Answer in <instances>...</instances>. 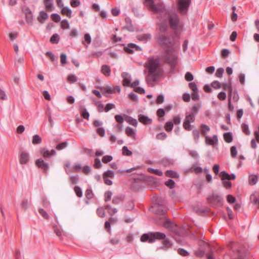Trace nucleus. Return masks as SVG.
<instances>
[{"label": "nucleus", "instance_id": "49", "mask_svg": "<svg viewBox=\"0 0 259 259\" xmlns=\"http://www.w3.org/2000/svg\"><path fill=\"white\" fill-rule=\"evenodd\" d=\"M175 184V181L172 179H169L165 182V185L170 189H172L174 187Z\"/></svg>", "mask_w": 259, "mask_h": 259}, {"label": "nucleus", "instance_id": "53", "mask_svg": "<svg viewBox=\"0 0 259 259\" xmlns=\"http://www.w3.org/2000/svg\"><path fill=\"white\" fill-rule=\"evenodd\" d=\"M151 38V35L149 34H144L139 37V39L141 41H145Z\"/></svg>", "mask_w": 259, "mask_h": 259}, {"label": "nucleus", "instance_id": "54", "mask_svg": "<svg viewBox=\"0 0 259 259\" xmlns=\"http://www.w3.org/2000/svg\"><path fill=\"white\" fill-rule=\"evenodd\" d=\"M178 252L179 254L183 256H186L189 254V252L186 250L181 248L178 249Z\"/></svg>", "mask_w": 259, "mask_h": 259}, {"label": "nucleus", "instance_id": "11", "mask_svg": "<svg viewBox=\"0 0 259 259\" xmlns=\"http://www.w3.org/2000/svg\"><path fill=\"white\" fill-rule=\"evenodd\" d=\"M35 163L37 167L42 169L45 173L47 172L49 168V164L46 162L42 158L36 160Z\"/></svg>", "mask_w": 259, "mask_h": 259}, {"label": "nucleus", "instance_id": "18", "mask_svg": "<svg viewBox=\"0 0 259 259\" xmlns=\"http://www.w3.org/2000/svg\"><path fill=\"white\" fill-rule=\"evenodd\" d=\"M125 133L127 136L131 138L132 139H136V132L135 130L130 126L126 127L125 128Z\"/></svg>", "mask_w": 259, "mask_h": 259}, {"label": "nucleus", "instance_id": "36", "mask_svg": "<svg viewBox=\"0 0 259 259\" xmlns=\"http://www.w3.org/2000/svg\"><path fill=\"white\" fill-rule=\"evenodd\" d=\"M199 105H194L190 109L189 113L193 115L194 117L197 114Z\"/></svg>", "mask_w": 259, "mask_h": 259}, {"label": "nucleus", "instance_id": "46", "mask_svg": "<svg viewBox=\"0 0 259 259\" xmlns=\"http://www.w3.org/2000/svg\"><path fill=\"white\" fill-rule=\"evenodd\" d=\"M192 134L195 141L197 142L200 137L199 131L197 129H195L193 131Z\"/></svg>", "mask_w": 259, "mask_h": 259}, {"label": "nucleus", "instance_id": "24", "mask_svg": "<svg viewBox=\"0 0 259 259\" xmlns=\"http://www.w3.org/2000/svg\"><path fill=\"white\" fill-rule=\"evenodd\" d=\"M200 130L201 134L203 136H205L207 133L210 131V128L206 124H201L200 125Z\"/></svg>", "mask_w": 259, "mask_h": 259}, {"label": "nucleus", "instance_id": "64", "mask_svg": "<svg viewBox=\"0 0 259 259\" xmlns=\"http://www.w3.org/2000/svg\"><path fill=\"white\" fill-rule=\"evenodd\" d=\"M26 22L28 24H31L33 20V15L32 13L25 15Z\"/></svg>", "mask_w": 259, "mask_h": 259}, {"label": "nucleus", "instance_id": "19", "mask_svg": "<svg viewBox=\"0 0 259 259\" xmlns=\"http://www.w3.org/2000/svg\"><path fill=\"white\" fill-rule=\"evenodd\" d=\"M213 139L209 138L208 136H205V142L206 144L214 145L218 143V137L217 136L214 135L212 137Z\"/></svg>", "mask_w": 259, "mask_h": 259}, {"label": "nucleus", "instance_id": "17", "mask_svg": "<svg viewBox=\"0 0 259 259\" xmlns=\"http://www.w3.org/2000/svg\"><path fill=\"white\" fill-rule=\"evenodd\" d=\"M48 19V15L46 12L41 11L39 12V16L37 17L38 21L40 23H44L45 21Z\"/></svg>", "mask_w": 259, "mask_h": 259}, {"label": "nucleus", "instance_id": "59", "mask_svg": "<svg viewBox=\"0 0 259 259\" xmlns=\"http://www.w3.org/2000/svg\"><path fill=\"white\" fill-rule=\"evenodd\" d=\"M192 125L190 124V122H187L185 120L184 121L183 127L186 130L188 131H191L192 130Z\"/></svg>", "mask_w": 259, "mask_h": 259}, {"label": "nucleus", "instance_id": "4", "mask_svg": "<svg viewBox=\"0 0 259 259\" xmlns=\"http://www.w3.org/2000/svg\"><path fill=\"white\" fill-rule=\"evenodd\" d=\"M166 54L163 56L165 62L174 68L177 65L178 61V54L174 52V49H166Z\"/></svg>", "mask_w": 259, "mask_h": 259}, {"label": "nucleus", "instance_id": "7", "mask_svg": "<svg viewBox=\"0 0 259 259\" xmlns=\"http://www.w3.org/2000/svg\"><path fill=\"white\" fill-rule=\"evenodd\" d=\"M146 6L151 10L160 14L161 13H166V10L162 4L155 5L153 0H145Z\"/></svg>", "mask_w": 259, "mask_h": 259}, {"label": "nucleus", "instance_id": "56", "mask_svg": "<svg viewBox=\"0 0 259 259\" xmlns=\"http://www.w3.org/2000/svg\"><path fill=\"white\" fill-rule=\"evenodd\" d=\"M224 72V69L223 68H219L215 72V76L217 77L221 78Z\"/></svg>", "mask_w": 259, "mask_h": 259}, {"label": "nucleus", "instance_id": "61", "mask_svg": "<svg viewBox=\"0 0 259 259\" xmlns=\"http://www.w3.org/2000/svg\"><path fill=\"white\" fill-rule=\"evenodd\" d=\"M46 56L50 58L52 61H55L57 60V58L54 55V54L50 51H48L46 54Z\"/></svg>", "mask_w": 259, "mask_h": 259}, {"label": "nucleus", "instance_id": "38", "mask_svg": "<svg viewBox=\"0 0 259 259\" xmlns=\"http://www.w3.org/2000/svg\"><path fill=\"white\" fill-rule=\"evenodd\" d=\"M250 199L254 204L258 205L259 208V197H256L254 194H252L250 195Z\"/></svg>", "mask_w": 259, "mask_h": 259}, {"label": "nucleus", "instance_id": "23", "mask_svg": "<svg viewBox=\"0 0 259 259\" xmlns=\"http://www.w3.org/2000/svg\"><path fill=\"white\" fill-rule=\"evenodd\" d=\"M61 13L63 15H65L68 18L71 17L72 11L68 7H63L62 8Z\"/></svg>", "mask_w": 259, "mask_h": 259}, {"label": "nucleus", "instance_id": "5", "mask_svg": "<svg viewBox=\"0 0 259 259\" xmlns=\"http://www.w3.org/2000/svg\"><path fill=\"white\" fill-rule=\"evenodd\" d=\"M158 43L161 46L172 47L175 44V38L168 33L160 34L158 37Z\"/></svg>", "mask_w": 259, "mask_h": 259}, {"label": "nucleus", "instance_id": "51", "mask_svg": "<svg viewBox=\"0 0 259 259\" xmlns=\"http://www.w3.org/2000/svg\"><path fill=\"white\" fill-rule=\"evenodd\" d=\"M51 18L52 20L56 23L59 22L61 20L60 15L56 13L52 14L51 15Z\"/></svg>", "mask_w": 259, "mask_h": 259}, {"label": "nucleus", "instance_id": "3", "mask_svg": "<svg viewBox=\"0 0 259 259\" xmlns=\"http://www.w3.org/2000/svg\"><path fill=\"white\" fill-rule=\"evenodd\" d=\"M165 238L166 235L163 233L159 232H148L143 234L141 236L140 240L141 242H148L152 243L156 240H164Z\"/></svg>", "mask_w": 259, "mask_h": 259}, {"label": "nucleus", "instance_id": "30", "mask_svg": "<svg viewBox=\"0 0 259 259\" xmlns=\"http://www.w3.org/2000/svg\"><path fill=\"white\" fill-rule=\"evenodd\" d=\"M195 119V117L191 114L190 113H187L186 114V117L185 118V121H186L187 122L192 123L194 122Z\"/></svg>", "mask_w": 259, "mask_h": 259}, {"label": "nucleus", "instance_id": "25", "mask_svg": "<svg viewBox=\"0 0 259 259\" xmlns=\"http://www.w3.org/2000/svg\"><path fill=\"white\" fill-rule=\"evenodd\" d=\"M44 3L47 11H52V8L53 6V0H44Z\"/></svg>", "mask_w": 259, "mask_h": 259}, {"label": "nucleus", "instance_id": "62", "mask_svg": "<svg viewBox=\"0 0 259 259\" xmlns=\"http://www.w3.org/2000/svg\"><path fill=\"white\" fill-rule=\"evenodd\" d=\"M185 79L187 81H192L193 79V78H194L193 75L190 72H187L186 73L185 76Z\"/></svg>", "mask_w": 259, "mask_h": 259}, {"label": "nucleus", "instance_id": "33", "mask_svg": "<svg viewBox=\"0 0 259 259\" xmlns=\"http://www.w3.org/2000/svg\"><path fill=\"white\" fill-rule=\"evenodd\" d=\"M59 36L58 34H54L50 38V41L54 44H57L59 41Z\"/></svg>", "mask_w": 259, "mask_h": 259}, {"label": "nucleus", "instance_id": "41", "mask_svg": "<svg viewBox=\"0 0 259 259\" xmlns=\"http://www.w3.org/2000/svg\"><path fill=\"white\" fill-rule=\"evenodd\" d=\"M97 213L99 217L104 218L105 215L104 208L103 207L98 208L97 210Z\"/></svg>", "mask_w": 259, "mask_h": 259}, {"label": "nucleus", "instance_id": "13", "mask_svg": "<svg viewBox=\"0 0 259 259\" xmlns=\"http://www.w3.org/2000/svg\"><path fill=\"white\" fill-rule=\"evenodd\" d=\"M40 153L44 158H49L51 156L56 154V151L54 149H52L50 151L46 148H42L40 149Z\"/></svg>", "mask_w": 259, "mask_h": 259}, {"label": "nucleus", "instance_id": "52", "mask_svg": "<svg viewBox=\"0 0 259 259\" xmlns=\"http://www.w3.org/2000/svg\"><path fill=\"white\" fill-rule=\"evenodd\" d=\"M115 106L113 103H108L104 109V111L106 112H108L110 110L115 108Z\"/></svg>", "mask_w": 259, "mask_h": 259}, {"label": "nucleus", "instance_id": "55", "mask_svg": "<svg viewBox=\"0 0 259 259\" xmlns=\"http://www.w3.org/2000/svg\"><path fill=\"white\" fill-rule=\"evenodd\" d=\"M67 79L70 83L77 81V77L74 74H70L68 76Z\"/></svg>", "mask_w": 259, "mask_h": 259}, {"label": "nucleus", "instance_id": "45", "mask_svg": "<svg viewBox=\"0 0 259 259\" xmlns=\"http://www.w3.org/2000/svg\"><path fill=\"white\" fill-rule=\"evenodd\" d=\"M122 151L123 155L131 156L132 155V152L126 146H123Z\"/></svg>", "mask_w": 259, "mask_h": 259}, {"label": "nucleus", "instance_id": "10", "mask_svg": "<svg viewBox=\"0 0 259 259\" xmlns=\"http://www.w3.org/2000/svg\"><path fill=\"white\" fill-rule=\"evenodd\" d=\"M160 73L154 72H149L146 76V80L149 85L153 87L155 82H156L159 78Z\"/></svg>", "mask_w": 259, "mask_h": 259}, {"label": "nucleus", "instance_id": "50", "mask_svg": "<svg viewBox=\"0 0 259 259\" xmlns=\"http://www.w3.org/2000/svg\"><path fill=\"white\" fill-rule=\"evenodd\" d=\"M74 191L75 192L76 195L78 197H81L82 196V190L80 189V188L78 186H75V187L74 188Z\"/></svg>", "mask_w": 259, "mask_h": 259}, {"label": "nucleus", "instance_id": "43", "mask_svg": "<svg viewBox=\"0 0 259 259\" xmlns=\"http://www.w3.org/2000/svg\"><path fill=\"white\" fill-rule=\"evenodd\" d=\"M125 121L129 124L135 126H136L138 124V122L137 120L131 117H130L127 119H126Z\"/></svg>", "mask_w": 259, "mask_h": 259}, {"label": "nucleus", "instance_id": "58", "mask_svg": "<svg viewBox=\"0 0 259 259\" xmlns=\"http://www.w3.org/2000/svg\"><path fill=\"white\" fill-rule=\"evenodd\" d=\"M112 193L110 191H107L105 193V201L107 202L111 200Z\"/></svg>", "mask_w": 259, "mask_h": 259}, {"label": "nucleus", "instance_id": "26", "mask_svg": "<svg viewBox=\"0 0 259 259\" xmlns=\"http://www.w3.org/2000/svg\"><path fill=\"white\" fill-rule=\"evenodd\" d=\"M163 244L164 246L159 247L160 249H163L164 250H167L168 248L172 245L171 242L168 239H165L163 241Z\"/></svg>", "mask_w": 259, "mask_h": 259}, {"label": "nucleus", "instance_id": "9", "mask_svg": "<svg viewBox=\"0 0 259 259\" xmlns=\"http://www.w3.org/2000/svg\"><path fill=\"white\" fill-rule=\"evenodd\" d=\"M191 0H178V8L183 15L186 14Z\"/></svg>", "mask_w": 259, "mask_h": 259}, {"label": "nucleus", "instance_id": "20", "mask_svg": "<svg viewBox=\"0 0 259 259\" xmlns=\"http://www.w3.org/2000/svg\"><path fill=\"white\" fill-rule=\"evenodd\" d=\"M258 180V177L256 175H250L248 177V184L250 185H255Z\"/></svg>", "mask_w": 259, "mask_h": 259}, {"label": "nucleus", "instance_id": "1", "mask_svg": "<svg viewBox=\"0 0 259 259\" xmlns=\"http://www.w3.org/2000/svg\"><path fill=\"white\" fill-rule=\"evenodd\" d=\"M156 213L158 215L155 221L156 223L160 225H162L166 228H168L172 230H174L176 225L171 222L166 217V210L163 209L161 207H158L155 210Z\"/></svg>", "mask_w": 259, "mask_h": 259}, {"label": "nucleus", "instance_id": "32", "mask_svg": "<svg viewBox=\"0 0 259 259\" xmlns=\"http://www.w3.org/2000/svg\"><path fill=\"white\" fill-rule=\"evenodd\" d=\"M38 212L46 220H48L50 218L49 215L47 213L46 211H45L43 208H38Z\"/></svg>", "mask_w": 259, "mask_h": 259}, {"label": "nucleus", "instance_id": "37", "mask_svg": "<svg viewBox=\"0 0 259 259\" xmlns=\"http://www.w3.org/2000/svg\"><path fill=\"white\" fill-rule=\"evenodd\" d=\"M123 200L122 196H116L113 197L112 199V203L114 204H118Z\"/></svg>", "mask_w": 259, "mask_h": 259}, {"label": "nucleus", "instance_id": "14", "mask_svg": "<svg viewBox=\"0 0 259 259\" xmlns=\"http://www.w3.org/2000/svg\"><path fill=\"white\" fill-rule=\"evenodd\" d=\"M29 160V154L25 151L20 153L19 162L21 164H26Z\"/></svg>", "mask_w": 259, "mask_h": 259}, {"label": "nucleus", "instance_id": "40", "mask_svg": "<svg viewBox=\"0 0 259 259\" xmlns=\"http://www.w3.org/2000/svg\"><path fill=\"white\" fill-rule=\"evenodd\" d=\"M31 204L30 201H29L27 199H23L22 201L21 206L24 209H27Z\"/></svg>", "mask_w": 259, "mask_h": 259}, {"label": "nucleus", "instance_id": "15", "mask_svg": "<svg viewBox=\"0 0 259 259\" xmlns=\"http://www.w3.org/2000/svg\"><path fill=\"white\" fill-rule=\"evenodd\" d=\"M121 76L123 78V85L124 86H129L131 81V75L127 72H123L121 74Z\"/></svg>", "mask_w": 259, "mask_h": 259}, {"label": "nucleus", "instance_id": "63", "mask_svg": "<svg viewBox=\"0 0 259 259\" xmlns=\"http://www.w3.org/2000/svg\"><path fill=\"white\" fill-rule=\"evenodd\" d=\"M94 166L96 168H100L102 166V163L101 162L99 158H96L95 159V162L94 164Z\"/></svg>", "mask_w": 259, "mask_h": 259}, {"label": "nucleus", "instance_id": "34", "mask_svg": "<svg viewBox=\"0 0 259 259\" xmlns=\"http://www.w3.org/2000/svg\"><path fill=\"white\" fill-rule=\"evenodd\" d=\"M165 175L167 177L171 178H176L179 177V175L177 172L171 170H167L165 172Z\"/></svg>", "mask_w": 259, "mask_h": 259}, {"label": "nucleus", "instance_id": "12", "mask_svg": "<svg viewBox=\"0 0 259 259\" xmlns=\"http://www.w3.org/2000/svg\"><path fill=\"white\" fill-rule=\"evenodd\" d=\"M124 50L127 53L132 54L134 53V50L137 51H141L142 49L141 48L135 44H129L127 46L124 47Z\"/></svg>", "mask_w": 259, "mask_h": 259}, {"label": "nucleus", "instance_id": "31", "mask_svg": "<svg viewBox=\"0 0 259 259\" xmlns=\"http://www.w3.org/2000/svg\"><path fill=\"white\" fill-rule=\"evenodd\" d=\"M147 170L149 172L154 174L155 175H156L159 176H162L163 175L162 171L158 169H154V168L149 167L148 168Z\"/></svg>", "mask_w": 259, "mask_h": 259}, {"label": "nucleus", "instance_id": "27", "mask_svg": "<svg viewBox=\"0 0 259 259\" xmlns=\"http://www.w3.org/2000/svg\"><path fill=\"white\" fill-rule=\"evenodd\" d=\"M220 176L221 177V180L223 181L225 180H231V176L225 170H223L220 172Z\"/></svg>", "mask_w": 259, "mask_h": 259}, {"label": "nucleus", "instance_id": "57", "mask_svg": "<svg viewBox=\"0 0 259 259\" xmlns=\"http://www.w3.org/2000/svg\"><path fill=\"white\" fill-rule=\"evenodd\" d=\"M112 159V156L110 155H106L103 157L102 160L103 163H107L108 162L111 161Z\"/></svg>", "mask_w": 259, "mask_h": 259}, {"label": "nucleus", "instance_id": "21", "mask_svg": "<svg viewBox=\"0 0 259 259\" xmlns=\"http://www.w3.org/2000/svg\"><path fill=\"white\" fill-rule=\"evenodd\" d=\"M101 72L105 76H109L111 74L110 67L107 65H103L101 67Z\"/></svg>", "mask_w": 259, "mask_h": 259}, {"label": "nucleus", "instance_id": "8", "mask_svg": "<svg viewBox=\"0 0 259 259\" xmlns=\"http://www.w3.org/2000/svg\"><path fill=\"white\" fill-rule=\"evenodd\" d=\"M207 200V202L213 207L217 205H222L223 203V198L218 194H212L208 197Z\"/></svg>", "mask_w": 259, "mask_h": 259}, {"label": "nucleus", "instance_id": "2", "mask_svg": "<svg viewBox=\"0 0 259 259\" xmlns=\"http://www.w3.org/2000/svg\"><path fill=\"white\" fill-rule=\"evenodd\" d=\"M165 13H161V14L167 15L169 21V24L170 28H171L176 35H179L182 29V26L180 22V18L179 16L176 14H169L166 11Z\"/></svg>", "mask_w": 259, "mask_h": 259}, {"label": "nucleus", "instance_id": "16", "mask_svg": "<svg viewBox=\"0 0 259 259\" xmlns=\"http://www.w3.org/2000/svg\"><path fill=\"white\" fill-rule=\"evenodd\" d=\"M139 120L140 122L145 125L150 124L152 123V119L146 116L140 114L139 116Z\"/></svg>", "mask_w": 259, "mask_h": 259}, {"label": "nucleus", "instance_id": "48", "mask_svg": "<svg viewBox=\"0 0 259 259\" xmlns=\"http://www.w3.org/2000/svg\"><path fill=\"white\" fill-rule=\"evenodd\" d=\"M61 27L62 29H68L69 28V24L67 20H63L61 22Z\"/></svg>", "mask_w": 259, "mask_h": 259}, {"label": "nucleus", "instance_id": "47", "mask_svg": "<svg viewBox=\"0 0 259 259\" xmlns=\"http://www.w3.org/2000/svg\"><path fill=\"white\" fill-rule=\"evenodd\" d=\"M114 176V172L113 170H108L106 171H105L104 174H103V177H105V178H108V177H110V178H113Z\"/></svg>", "mask_w": 259, "mask_h": 259}, {"label": "nucleus", "instance_id": "60", "mask_svg": "<svg viewBox=\"0 0 259 259\" xmlns=\"http://www.w3.org/2000/svg\"><path fill=\"white\" fill-rule=\"evenodd\" d=\"M222 87L224 90H225L226 91H229L230 92V94H231L232 92V88L230 84H228L227 83H223Z\"/></svg>", "mask_w": 259, "mask_h": 259}, {"label": "nucleus", "instance_id": "35", "mask_svg": "<svg viewBox=\"0 0 259 259\" xmlns=\"http://www.w3.org/2000/svg\"><path fill=\"white\" fill-rule=\"evenodd\" d=\"M174 126V123L172 121H169L166 122L165 125V130L169 132H171Z\"/></svg>", "mask_w": 259, "mask_h": 259}, {"label": "nucleus", "instance_id": "42", "mask_svg": "<svg viewBox=\"0 0 259 259\" xmlns=\"http://www.w3.org/2000/svg\"><path fill=\"white\" fill-rule=\"evenodd\" d=\"M241 128L242 130V131L244 134H245L246 135H249L250 134V131L248 128V126L247 124L245 123H242L241 125Z\"/></svg>", "mask_w": 259, "mask_h": 259}, {"label": "nucleus", "instance_id": "29", "mask_svg": "<svg viewBox=\"0 0 259 259\" xmlns=\"http://www.w3.org/2000/svg\"><path fill=\"white\" fill-rule=\"evenodd\" d=\"M32 143L34 145L39 144L41 143V138L38 135H35L32 137Z\"/></svg>", "mask_w": 259, "mask_h": 259}, {"label": "nucleus", "instance_id": "39", "mask_svg": "<svg viewBox=\"0 0 259 259\" xmlns=\"http://www.w3.org/2000/svg\"><path fill=\"white\" fill-rule=\"evenodd\" d=\"M85 195L86 198L89 200L91 199L93 197L94 194L91 188L87 189L85 192Z\"/></svg>", "mask_w": 259, "mask_h": 259}, {"label": "nucleus", "instance_id": "22", "mask_svg": "<svg viewBox=\"0 0 259 259\" xmlns=\"http://www.w3.org/2000/svg\"><path fill=\"white\" fill-rule=\"evenodd\" d=\"M168 29V26L166 22H163L159 23V30L161 34L165 33Z\"/></svg>", "mask_w": 259, "mask_h": 259}, {"label": "nucleus", "instance_id": "44", "mask_svg": "<svg viewBox=\"0 0 259 259\" xmlns=\"http://www.w3.org/2000/svg\"><path fill=\"white\" fill-rule=\"evenodd\" d=\"M67 145H68V143L67 142H62V143H61L58 144L56 146V149L57 150H62V149H64L65 148H66Z\"/></svg>", "mask_w": 259, "mask_h": 259}, {"label": "nucleus", "instance_id": "6", "mask_svg": "<svg viewBox=\"0 0 259 259\" xmlns=\"http://www.w3.org/2000/svg\"><path fill=\"white\" fill-rule=\"evenodd\" d=\"M160 66V61L158 58L153 57L149 58L148 62L145 64V67L148 69L149 72L159 73V67Z\"/></svg>", "mask_w": 259, "mask_h": 259}, {"label": "nucleus", "instance_id": "28", "mask_svg": "<svg viewBox=\"0 0 259 259\" xmlns=\"http://www.w3.org/2000/svg\"><path fill=\"white\" fill-rule=\"evenodd\" d=\"M224 138L227 143H231L233 140L232 134L230 132L224 134Z\"/></svg>", "mask_w": 259, "mask_h": 259}]
</instances>
